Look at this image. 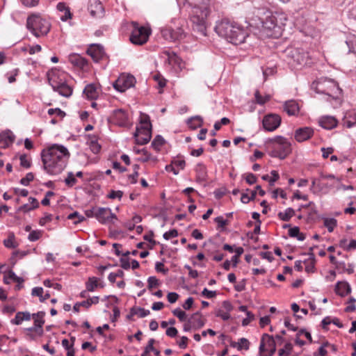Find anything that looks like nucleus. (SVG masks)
<instances>
[{
    "instance_id": "423d86ee",
    "label": "nucleus",
    "mask_w": 356,
    "mask_h": 356,
    "mask_svg": "<svg viewBox=\"0 0 356 356\" xmlns=\"http://www.w3.org/2000/svg\"><path fill=\"white\" fill-rule=\"evenodd\" d=\"M51 24L38 14H32L26 19V28L36 38L46 35L50 30Z\"/></svg>"
},
{
    "instance_id": "412c9836",
    "label": "nucleus",
    "mask_w": 356,
    "mask_h": 356,
    "mask_svg": "<svg viewBox=\"0 0 356 356\" xmlns=\"http://www.w3.org/2000/svg\"><path fill=\"white\" fill-rule=\"evenodd\" d=\"M319 125L325 129H332L337 125V120L331 116H324L319 119Z\"/></svg>"
},
{
    "instance_id": "393cba45",
    "label": "nucleus",
    "mask_w": 356,
    "mask_h": 356,
    "mask_svg": "<svg viewBox=\"0 0 356 356\" xmlns=\"http://www.w3.org/2000/svg\"><path fill=\"white\" fill-rule=\"evenodd\" d=\"M99 298L98 296H93L92 298H88L86 300L78 302L74 304L73 310L75 312H79L81 305H83V307L88 309L92 304H97L99 302Z\"/></svg>"
},
{
    "instance_id": "2f4dec72",
    "label": "nucleus",
    "mask_w": 356,
    "mask_h": 356,
    "mask_svg": "<svg viewBox=\"0 0 356 356\" xmlns=\"http://www.w3.org/2000/svg\"><path fill=\"white\" fill-rule=\"evenodd\" d=\"M56 8L60 12H65V15L60 17L62 21L65 22L67 19L72 18V14L70 13V8L66 6L65 3L59 2L57 4Z\"/></svg>"
},
{
    "instance_id": "de8ad7c7",
    "label": "nucleus",
    "mask_w": 356,
    "mask_h": 356,
    "mask_svg": "<svg viewBox=\"0 0 356 356\" xmlns=\"http://www.w3.org/2000/svg\"><path fill=\"white\" fill-rule=\"evenodd\" d=\"M174 316H177L181 322L186 321L187 316L185 312L182 311L180 308H177L172 311Z\"/></svg>"
},
{
    "instance_id": "680f3d73",
    "label": "nucleus",
    "mask_w": 356,
    "mask_h": 356,
    "mask_svg": "<svg viewBox=\"0 0 356 356\" xmlns=\"http://www.w3.org/2000/svg\"><path fill=\"white\" fill-rule=\"evenodd\" d=\"M13 237H14L13 236H9L7 239H5L3 241V244L6 248H15L16 247L15 242H14Z\"/></svg>"
},
{
    "instance_id": "58836bf2",
    "label": "nucleus",
    "mask_w": 356,
    "mask_h": 356,
    "mask_svg": "<svg viewBox=\"0 0 356 356\" xmlns=\"http://www.w3.org/2000/svg\"><path fill=\"white\" fill-rule=\"evenodd\" d=\"M132 314L138 315L139 318H144L149 314V310L139 307H133L131 308Z\"/></svg>"
},
{
    "instance_id": "20e7f679",
    "label": "nucleus",
    "mask_w": 356,
    "mask_h": 356,
    "mask_svg": "<svg viewBox=\"0 0 356 356\" xmlns=\"http://www.w3.org/2000/svg\"><path fill=\"white\" fill-rule=\"evenodd\" d=\"M67 76L65 72L56 69H52L47 73L48 82L54 91L65 97H70L73 92L72 88L67 82Z\"/></svg>"
},
{
    "instance_id": "49530a36",
    "label": "nucleus",
    "mask_w": 356,
    "mask_h": 356,
    "mask_svg": "<svg viewBox=\"0 0 356 356\" xmlns=\"http://www.w3.org/2000/svg\"><path fill=\"white\" fill-rule=\"evenodd\" d=\"M76 182H77V180L74 177L73 172H69L67 173V177L65 179V184L69 187H72L74 185H75L76 184Z\"/></svg>"
},
{
    "instance_id": "0e129e2a",
    "label": "nucleus",
    "mask_w": 356,
    "mask_h": 356,
    "mask_svg": "<svg viewBox=\"0 0 356 356\" xmlns=\"http://www.w3.org/2000/svg\"><path fill=\"white\" fill-rule=\"evenodd\" d=\"M247 318H244L242 321V325L246 326L248 325L252 320L254 318V316L250 312H247Z\"/></svg>"
},
{
    "instance_id": "e433bc0d",
    "label": "nucleus",
    "mask_w": 356,
    "mask_h": 356,
    "mask_svg": "<svg viewBox=\"0 0 356 356\" xmlns=\"http://www.w3.org/2000/svg\"><path fill=\"white\" fill-rule=\"evenodd\" d=\"M98 278L96 277H90L86 282V287L88 291H94L95 289L99 286Z\"/></svg>"
},
{
    "instance_id": "f257e3e1",
    "label": "nucleus",
    "mask_w": 356,
    "mask_h": 356,
    "mask_svg": "<svg viewBox=\"0 0 356 356\" xmlns=\"http://www.w3.org/2000/svg\"><path fill=\"white\" fill-rule=\"evenodd\" d=\"M70 157L67 149L61 145L53 144L41 152L44 170L49 175H58L66 167Z\"/></svg>"
},
{
    "instance_id": "9b49d317",
    "label": "nucleus",
    "mask_w": 356,
    "mask_h": 356,
    "mask_svg": "<svg viewBox=\"0 0 356 356\" xmlns=\"http://www.w3.org/2000/svg\"><path fill=\"white\" fill-rule=\"evenodd\" d=\"M139 129H142L145 135V138L137 139V144L143 145L148 143L152 138V124L148 115L140 113Z\"/></svg>"
},
{
    "instance_id": "1a4fd4ad",
    "label": "nucleus",
    "mask_w": 356,
    "mask_h": 356,
    "mask_svg": "<svg viewBox=\"0 0 356 356\" xmlns=\"http://www.w3.org/2000/svg\"><path fill=\"white\" fill-rule=\"evenodd\" d=\"M131 24L133 30L129 38L131 42L138 45H143L146 43L151 34V30L145 26H139L138 24L135 22Z\"/></svg>"
},
{
    "instance_id": "4d7b16f0",
    "label": "nucleus",
    "mask_w": 356,
    "mask_h": 356,
    "mask_svg": "<svg viewBox=\"0 0 356 356\" xmlns=\"http://www.w3.org/2000/svg\"><path fill=\"white\" fill-rule=\"evenodd\" d=\"M123 195V192L122 191H111L109 194L107 195L108 198L110 199H115L118 198L120 200Z\"/></svg>"
},
{
    "instance_id": "a211bd4d",
    "label": "nucleus",
    "mask_w": 356,
    "mask_h": 356,
    "mask_svg": "<svg viewBox=\"0 0 356 356\" xmlns=\"http://www.w3.org/2000/svg\"><path fill=\"white\" fill-rule=\"evenodd\" d=\"M87 54L97 63L105 56L104 47L100 44H93L87 50Z\"/></svg>"
},
{
    "instance_id": "f704fd0d",
    "label": "nucleus",
    "mask_w": 356,
    "mask_h": 356,
    "mask_svg": "<svg viewBox=\"0 0 356 356\" xmlns=\"http://www.w3.org/2000/svg\"><path fill=\"white\" fill-rule=\"evenodd\" d=\"M295 215V211L293 209L289 207L287 208L284 212H279L277 216L279 218L283 221H289Z\"/></svg>"
},
{
    "instance_id": "f3484780",
    "label": "nucleus",
    "mask_w": 356,
    "mask_h": 356,
    "mask_svg": "<svg viewBox=\"0 0 356 356\" xmlns=\"http://www.w3.org/2000/svg\"><path fill=\"white\" fill-rule=\"evenodd\" d=\"M314 129L309 127H303L297 129L294 133V138L298 143L306 141L314 135Z\"/></svg>"
},
{
    "instance_id": "6e6d98bb",
    "label": "nucleus",
    "mask_w": 356,
    "mask_h": 356,
    "mask_svg": "<svg viewBox=\"0 0 356 356\" xmlns=\"http://www.w3.org/2000/svg\"><path fill=\"white\" fill-rule=\"evenodd\" d=\"M178 231L176 229H171L163 234V237L165 240H169L172 238H175L178 236Z\"/></svg>"
},
{
    "instance_id": "13d9d810",
    "label": "nucleus",
    "mask_w": 356,
    "mask_h": 356,
    "mask_svg": "<svg viewBox=\"0 0 356 356\" xmlns=\"http://www.w3.org/2000/svg\"><path fill=\"white\" fill-rule=\"evenodd\" d=\"M270 174L272 175V177H270V179L268 180V183L270 186H274L275 182L279 179L280 175L276 170H272L270 172Z\"/></svg>"
},
{
    "instance_id": "c03bdc74",
    "label": "nucleus",
    "mask_w": 356,
    "mask_h": 356,
    "mask_svg": "<svg viewBox=\"0 0 356 356\" xmlns=\"http://www.w3.org/2000/svg\"><path fill=\"white\" fill-rule=\"evenodd\" d=\"M147 284L148 289L152 290L153 288L159 286L160 282L155 276H151L147 279Z\"/></svg>"
},
{
    "instance_id": "39448f33",
    "label": "nucleus",
    "mask_w": 356,
    "mask_h": 356,
    "mask_svg": "<svg viewBox=\"0 0 356 356\" xmlns=\"http://www.w3.org/2000/svg\"><path fill=\"white\" fill-rule=\"evenodd\" d=\"M311 88L316 93L326 95L332 99H337L341 92L337 83L327 78H321L313 81Z\"/></svg>"
},
{
    "instance_id": "a18cd8bd",
    "label": "nucleus",
    "mask_w": 356,
    "mask_h": 356,
    "mask_svg": "<svg viewBox=\"0 0 356 356\" xmlns=\"http://www.w3.org/2000/svg\"><path fill=\"white\" fill-rule=\"evenodd\" d=\"M134 152L136 154H143L144 155V157L139 159L140 161H142L143 163L147 162L150 159L151 154L145 148L141 149L134 148Z\"/></svg>"
},
{
    "instance_id": "3c124183",
    "label": "nucleus",
    "mask_w": 356,
    "mask_h": 356,
    "mask_svg": "<svg viewBox=\"0 0 356 356\" xmlns=\"http://www.w3.org/2000/svg\"><path fill=\"white\" fill-rule=\"evenodd\" d=\"M41 236H42V231L33 230L29 233L28 239L30 241H35L38 240Z\"/></svg>"
},
{
    "instance_id": "338daca9",
    "label": "nucleus",
    "mask_w": 356,
    "mask_h": 356,
    "mask_svg": "<svg viewBox=\"0 0 356 356\" xmlns=\"http://www.w3.org/2000/svg\"><path fill=\"white\" fill-rule=\"evenodd\" d=\"M216 316L221 318L223 321H227L230 318V314L229 312H225L221 309H219L216 312Z\"/></svg>"
},
{
    "instance_id": "bb28decb",
    "label": "nucleus",
    "mask_w": 356,
    "mask_h": 356,
    "mask_svg": "<svg viewBox=\"0 0 356 356\" xmlns=\"http://www.w3.org/2000/svg\"><path fill=\"white\" fill-rule=\"evenodd\" d=\"M351 291L350 285L346 282H338L335 286V292L339 296L343 297Z\"/></svg>"
},
{
    "instance_id": "bf43d9fd",
    "label": "nucleus",
    "mask_w": 356,
    "mask_h": 356,
    "mask_svg": "<svg viewBox=\"0 0 356 356\" xmlns=\"http://www.w3.org/2000/svg\"><path fill=\"white\" fill-rule=\"evenodd\" d=\"M245 179L246 182L250 185L255 184L257 180V177L254 174L250 172L245 175Z\"/></svg>"
},
{
    "instance_id": "5701e85b",
    "label": "nucleus",
    "mask_w": 356,
    "mask_h": 356,
    "mask_svg": "<svg viewBox=\"0 0 356 356\" xmlns=\"http://www.w3.org/2000/svg\"><path fill=\"white\" fill-rule=\"evenodd\" d=\"M162 58L165 59V63L168 65H177L180 63V58L174 51H164L162 52Z\"/></svg>"
},
{
    "instance_id": "2eb2a0df",
    "label": "nucleus",
    "mask_w": 356,
    "mask_h": 356,
    "mask_svg": "<svg viewBox=\"0 0 356 356\" xmlns=\"http://www.w3.org/2000/svg\"><path fill=\"white\" fill-rule=\"evenodd\" d=\"M96 218L100 223L106 224L112 222L113 219H117V216L110 208L99 207L97 208Z\"/></svg>"
},
{
    "instance_id": "f03ea898",
    "label": "nucleus",
    "mask_w": 356,
    "mask_h": 356,
    "mask_svg": "<svg viewBox=\"0 0 356 356\" xmlns=\"http://www.w3.org/2000/svg\"><path fill=\"white\" fill-rule=\"evenodd\" d=\"M185 4H194L192 8L191 21L193 30L200 35H207V17L211 13L210 5L211 0H178Z\"/></svg>"
},
{
    "instance_id": "7c9ffc66",
    "label": "nucleus",
    "mask_w": 356,
    "mask_h": 356,
    "mask_svg": "<svg viewBox=\"0 0 356 356\" xmlns=\"http://www.w3.org/2000/svg\"><path fill=\"white\" fill-rule=\"evenodd\" d=\"M301 334H304L310 343L312 342V337L311 334L309 332H307L305 328H301L300 330H298V333L296 334V338L295 339L296 344L300 346H302L305 344V341L299 339Z\"/></svg>"
},
{
    "instance_id": "c85d7f7f",
    "label": "nucleus",
    "mask_w": 356,
    "mask_h": 356,
    "mask_svg": "<svg viewBox=\"0 0 356 356\" xmlns=\"http://www.w3.org/2000/svg\"><path fill=\"white\" fill-rule=\"evenodd\" d=\"M70 62L75 66L83 68L88 65V60L80 55L75 54L70 56Z\"/></svg>"
},
{
    "instance_id": "6ab92c4d",
    "label": "nucleus",
    "mask_w": 356,
    "mask_h": 356,
    "mask_svg": "<svg viewBox=\"0 0 356 356\" xmlns=\"http://www.w3.org/2000/svg\"><path fill=\"white\" fill-rule=\"evenodd\" d=\"M300 107L298 102L293 99L286 101L284 104V111L289 115H296L299 113Z\"/></svg>"
},
{
    "instance_id": "79ce46f5",
    "label": "nucleus",
    "mask_w": 356,
    "mask_h": 356,
    "mask_svg": "<svg viewBox=\"0 0 356 356\" xmlns=\"http://www.w3.org/2000/svg\"><path fill=\"white\" fill-rule=\"evenodd\" d=\"M254 97H255L256 102L260 105L264 104L265 103H266L267 102H268L270 99V95H266L265 97H263L260 95L259 91L258 90H256L254 92Z\"/></svg>"
},
{
    "instance_id": "8fccbe9b",
    "label": "nucleus",
    "mask_w": 356,
    "mask_h": 356,
    "mask_svg": "<svg viewBox=\"0 0 356 356\" xmlns=\"http://www.w3.org/2000/svg\"><path fill=\"white\" fill-rule=\"evenodd\" d=\"M346 44L349 48V52L356 54V37L353 36L346 41Z\"/></svg>"
},
{
    "instance_id": "4be33fe9",
    "label": "nucleus",
    "mask_w": 356,
    "mask_h": 356,
    "mask_svg": "<svg viewBox=\"0 0 356 356\" xmlns=\"http://www.w3.org/2000/svg\"><path fill=\"white\" fill-rule=\"evenodd\" d=\"M14 140L15 136L10 131H4L0 134V144H1V147H8Z\"/></svg>"
},
{
    "instance_id": "6e6552de",
    "label": "nucleus",
    "mask_w": 356,
    "mask_h": 356,
    "mask_svg": "<svg viewBox=\"0 0 356 356\" xmlns=\"http://www.w3.org/2000/svg\"><path fill=\"white\" fill-rule=\"evenodd\" d=\"M272 149L269 152L271 157L284 159L292 151L291 143L285 138L278 136L270 139Z\"/></svg>"
},
{
    "instance_id": "473e14b6",
    "label": "nucleus",
    "mask_w": 356,
    "mask_h": 356,
    "mask_svg": "<svg viewBox=\"0 0 356 356\" xmlns=\"http://www.w3.org/2000/svg\"><path fill=\"white\" fill-rule=\"evenodd\" d=\"M274 17H276V20L275 21V26L277 27V32H279L280 30L286 24V22L287 21V17L283 13H275L273 14Z\"/></svg>"
},
{
    "instance_id": "c9c22d12",
    "label": "nucleus",
    "mask_w": 356,
    "mask_h": 356,
    "mask_svg": "<svg viewBox=\"0 0 356 356\" xmlns=\"http://www.w3.org/2000/svg\"><path fill=\"white\" fill-rule=\"evenodd\" d=\"M289 235L292 238H297L298 241H302L305 239V235L300 232L298 227H293L289 229Z\"/></svg>"
},
{
    "instance_id": "864d4df0",
    "label": "nucleus",
    "mask_w": 356,
    "mask_h": 356,
    "mask_svg": "<svg viewBox=\"0 0 356 356\" xmlns=\"http://www.w3.org/2000/svg\"><path fill=\"white\" fill-rule=\"evenodd\" d=\"M155 270L158 273H161L163 275H167L168 273V268L164 267L163 262L157 261L155 264Z\"/></svg>"
},
{
    "instance_id": "cd10ccee",
    "label": "nucleus",
    "mask_w": 356,
    "mask_h": 356,
    "mask_svg": "<svg viewBox=\"0 0 356 356\" xmlns=\"http://www.w3.org/2000/svg\"><path fill=\"white\" fill-rule=\"evenodd\" d=\"M194 327V330H198L204 325V321L202 318V315L200 312L193 314L189 318H188Z\"/></svg>"
},
{
    "instance_id": "09e8293b",
    "label": "nucleus",
    "mask_w": 356,
    "mask_h": 356,
    "mask_svg": "<svg viewBox=\"0 0 356 356\" xmlns=\"http://www.w3.org/2000/svg\"><path fill=\"white\" fill-rule=\"evenodd\" d=\"M323 179L320 178L319 181L317 183V189L318 192L327 193L326 189L334 187L333 184H328L322 182Z\"/></svg>"
},
{
    "instance_id": "774afa93",
    "label": "nucleus",
    "mask_w": 356,
    "mask_h": 356,
    "mask_svg": "<svg viewBox=\"0 0 356 356\" xmlns=\"http://www.w3.org/2000/svg\"><path fill=\"white\" fill-rule=\"evenodd\" d=\"M202 295L207 298H212L216 296V292L215 291H209L207 288H204L202 291Z\"/></svg>"
},
{
    "instance_id": "aec40b11",
    "label": "nucleus",
    "mask_w": 356,
    "mask_h": 356,
    "mask_svg": "<svg viewBox=\"0 0 356 356\" xmlns=\"http://www.w3.org/2000/svg\"><path fill=\"white\" fill-rule=\"evenodd\" d=\"M195 171L196 173V181L198 183H202L207 179V167L202 163H199L196 165Z\"/></svg>"
},
{
    "instance_id": "ea45409f",
    "label": "nucleus",
    "mask_w": 356,
    "mask_h": 356,
    "mask_svg": "<svg viewBox=\"0 0 356 356\" xmlns=\"http://www.w3.org/2000/svg\"><path fill=\"white\" fill-rule=\"evenodd\" d=\"M83 92L88 98L94 99L97 95L96 87L93 84H88L85 87Z\"/></svg>"
},
{
    "instance_id": "b1692460",
    "label": "nucleus",
    "mask_w": 356,
    "mask_h": 356,
    "mask_svg": "<svg viewBox=\"0 0 356 356\" xmlns=\"http://www.w3.org/2000/svg\"><path fill=\"white\" fill-rule=\"evenodd\" d=\"M31 314L29 312H18L14 318L11 319L10 323L13 325H21L24 321H30Z\"/></svg>"
},
{
    "instance_id": "0eeeda50",
    "label": "nucleus",
    "mask_w": 356,
    "mask_h": 356,
    "mask_svg": "<svg viewBox=\"0 0 356 356\" xmlns=\"http://www.w3.org/2000/svg\"><path fill=\"white\" fill-rule=\"evenodd\" d=\"M285 54L288 63L293 67L307 65L311 63L308 52L302 48L288 47Z\"/></svg>"
},
{
    "instance_id": "dca6fc26",
    "label": "nucleus",
    "mask_w": 356,
    "mask_h": 356,
    "mask_svg": "<svg viewBox=\"0 0 356 356\" xmlns=\"http://www.w3.org/2000/svg\"><path fill=\"white\" fill-rule=\"evenodd\" d=\"M163 37L170 41H176L185 37L184 31L182 28H177L174 30L171 28H165L161 30Z\"/></svg>"
},
{
    "instance_id": "a19ab883",
    "label": "nucleus",
    "mask_w": 356,
    "mask_h": 356,
    "mask_svg": "<svg viewBox=\"0 0 356 356\" xmlns=\"http://www.w3.org/2000/svg\"><path fill=\"white\" fill-rule=\"evenodd\" d=\"M337 225V221L333 218H325L324 219V226L327 227L329 232H332Z\"/></svg>"
},
{
    "instance_id": "72a5a7b5",
    "label": "nucleus",
    "mask_w": 356,
    "mask_h": 356,
    "mask_svg": "<svg viewBox=\"0 0 356 356\" xmlns=\"http://www.w3.org/2000/svg\"><path fill=\"white\" fill-rule=\"evenodd\" d=\"M89 140L88 141L91 151L94 154H97L101 149V145L97 143L95 136L88 135Z\"/></svg>"
},
{
    "instance_id": "f8f14e48",
    "label": "nucleus",
    "mask_w": 356,
    "mask_h": 356,
    "mask_svg": "<svg viewBox=\"0 0 356 356\" xmlns=\"http://www.w3.org/2000/svg\"><path fill=\"white\" fill-rule=\"evenodd\" d=\"M136 83V79L131 74H121L113 83V88L119 92H124L127 89L134 87Z\"/></svg>"
},
{
    "instance_id": "ddd939ff",
    "label": "nucleus",
    "mask_w": 356,
    "mask_h": 356,
    "mask_svg": "<svg viewBox=\"0 0 356 356\" xmlns=\"http://www.w3.org/2000/svg\"><path fill=\"white\" fill-rule=\"evenodd\" d=\"M108 122L119 127H127L129 124L128 115L123 109L114 110L108 118Z\"/></svg>"
},
{
    "instance_id": "37998d69",
    "label": "nucleus",
    "mask_w": 356,
    "mask_h": 356,
    "mask_svg": "<svg viewBox=\"0 0 356 356\" xmlns=\"http://www.w3.org/2000/svg\"><path fill=\"white\" fill-rule=\"evenodd\" d=\"M67 218L70 220H74V224L75 225H77L85 220V217L80 215L79 213L77 211H74L68 215Z\"/></svg>"
},
{
    "instance_id": "7ed1b4c3",
    "label": "nucleus",
    "mask_w": 356,
    "mask_h": 356,
    "mask_svg": "<svg viewBox=\"0 0 356 356\" xmlns=\"http://www.w3.org/2000/svg\"><path fill=\"white\" fill-rule=\"evenodd\" d=\"M215 31L218 35L236 45L244 42L248 36L246 31L228 19H223L218 22Z\"/></svg>"
},
{
    "instance_id": "e2e57ef3",
    "label": "nucleus",
    "mask_w": 356,
    "mask_h": 356,
    "mask_svg": "<svg viewBox=\"0 0 356 356\" xmlns=\"http://www.w3.org/2000/svg\"><path fill=\"white\" fill-rule=\"evenodd\" d=\"M120 266L123 269L128 270V269L130 268V262H129V258L121 257L120 259Z\"/></svg>"
},
{
    "instance_id": "4468645a",
    "label": "nucleus",
    "mask_w": 356,
    "mask_h": 356,
    "mask_svg": "<svg viewBox=\"0 0 356 356\" xmlns=\"http://www.w3.org/2000/svg\"><path fill=\"white\" fill-rule=\"evenodd\" d=\"M281 123V117L277 114L266 115L262 121L263 127L268 131H273L279 127Z\"/></svg>"
},
{
    "instance_id": "052dcab7",
    "label": "nucleus",
    "mask_w": 356,
    "mask_h": 356,
    "mask_svg": "<svg viewBox=\"0 0 356 356\" xmlns=\"http://www.w3.org/2000/svg\"><path fill=\"white\" fill-rule=\"evenodd\" d=\"M20 165L26 168H29L31 167V162L27 160L26 154H22L19 157Z\"/></svg>"
},
{
    "instance_id": "603ef678",
    "label": "nucleus",
    "mask_w": 356,
    "mask_h": 356,
    "mask_svg": "<svg viewBox=\"0 0 356 356\" xmlns=\"http://www.w3.org/2000/svg\"><path fill=\"white\" fill-rule=\"evenodd\" d=\"M47 113L49 115H56L60 118H63L65 116V113L59 108H49Z\"/></svg>"
},
{
    "instance_id": "5fc2aeb1",
    "label": "nucleus",
    "mask_w": 356,
    "mask_h": 356,
    "mask_svg": "<svg viewBox=\"0 0 356 356\" xmlns=\"http://www.w3.org/2000/svg\"><path fill=\"white\" fill-rule=\"evenodd\" d=\"M33 179L34 175L32 172H29L26 175L25 177L21 179L20 184L24 186H28Z\"/></svg>"
},
{
    "instance_id": "9d476101",
    "label": "nucleus",
    "mask_w": 356,
    "mask_h": 356,
    "mask_svg": "<svg viewBox=\"0 0 356 356\" xmlns=\"http://www.w3.org/2000/svg\"><path fill=\"white\" fill-rule=\"evenodd\" d=\"M276 351V343L273 336L264 334L259 348V356H273Z\"/></svg>"
},
{
    "instance_id": "4c0bfd02",
    "label": "nucleus",
    "mask_w": 356,
    "mask_h": 356,
    "mask_svg": "<svg viewBox=\"0 0 356 356\" xmlns=\"http://www.w3.org/2000/svg\"><path fill=\"white\" fill-rule=\"evenodd\" d=\"M165 140L160 136L157 135L152 142L151 146L156 151H159L160 148L164 145Z\"/></svg>"
},
{
    "instance_id": "a878e982",
    "label": "nucleus",
    "mask_w": 356,
    "mask_h": 356,
    "mask_svg": "<svg viewBox=\"0 0 356 356\" xmlns=\"http://www.w3.org/2000/svg\"><path fill=\"white\" fill-rule=\"evenodd\" d=\"M274 20H276V17H274L273 13H270L269 15L266 16L265 19L261 21L262 28L268 31H277V27Z\"/></svg>"
},
{
    "instance_id": "69168bd1",
    "label": "nucleus",
    "mask_w": 356,
    "mask_h": 356,
    "mask_svg": "<svg viewBox=\"0 0 356 356\" xmlns=\"http://www.w3.org/2000/svg\"><path fill=\"white\" fill-rule=\"evenodd\" d=\"M215 222L218 224V227L223 228L228 224V221L225 220L222 216H218L214 219Z\"/></svg>"
},
{
    "instance_id": "c756f323",
    "label": "nucleus",
    "mask_w": 356,
    "mask_h": 356,
    "mask_svg": "<svg viewBox=\"0 0 356 356\" xmlns=\"http://www.w3.org/2000/svg\"><path fill=\"white\" fill-rule=\"evenodd\" d=\"M203 124V119L200 115H195L188 119L187 124L192 129L201 127Z\"/></svg>"
}]
</instances>
